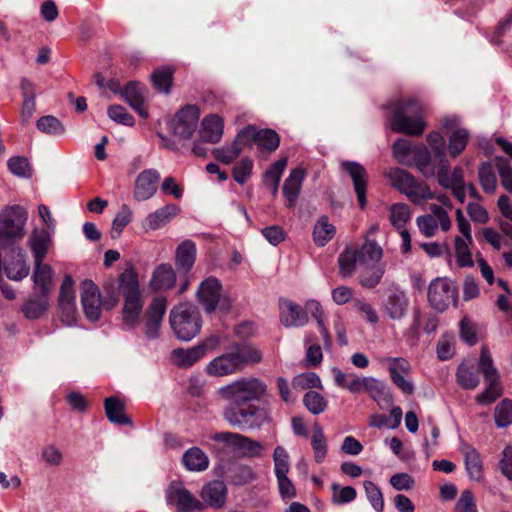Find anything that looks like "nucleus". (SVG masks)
Listing matches in <instances>:
<instances>
[{"label": "nucleus", "mask_w": 512, "mask_h": 512, "mask_svg": "<svg viewBox=\"0 0 512 512\" xmlns=\"http://www.w3.org/2000/svg\"><path fill=\"white\" fill-rule=\"evenodd\" d=\"M391 109V128L395 132L420 135L424 128V112L421 103L414 99L397 100L389 105Z\"/></svg>", "instance_id": "obj_3"}, {"label": "nucleus", "mask_w": 512, "mask_h": 512, "mask_svg": "<svg viewBox=\"0 0 512 512\" xmlns=\"http://www.w3.org/2000/svg\"><path fill=\"white\" fill-rule=\"evenodd\" d=\"M166 300L163 297L153 299L146 312V321L144 325V334L148 339H155L159 336V331L163 316L166 312Z\"/></svg>", "instance_id": "obj_20"}, {"label": "nucleus", "mask_w": 512, "mask_h": 512, "mask_svg": "<svg viewBox=\"0 0 512 512\" xmlns=\"http://www.w3.org/2000/svg\"><path fill=\"white\" fill-rule=\"evenodd\" d=\"M197 300L207 313L214 312L217 308L228 311L231 307L230 299L222 292V285L215 277H208L198 287Z\"/></svg>", "instance_id": "obj_8"}, {"label": "nucleus", "mask_w": 512, "mask_h": 512, "mask_svg": "<svg viewBox=\"0 0 512 512\" xmlns=\"http://www.w3.org/2000/svg\"><path fill=\"white\" fill-rule=\"evenodd\" d=\"M59 309L61 310V320L68 326H71L76 321L77 310L75 304V294L73 289V279L71 276L66 275L60 286V293L58 299Z\"/></svg>", "instance_id": "obj_15"}, {"label": "nucleus", "mask_w": 512, "mask_h": 512, "mask_svg": "<svg viewBox=\"0 0 512 512\" xmlns=\"http://www.w3.org/2000/svg\"><path fill=\"white\" fill-rule=\"evenodd\" d=\"M169 322L176 337L183 341L193 339L200 332L202 326L198 309L190 304L175 306L170 311Z\"/></svg>", "instance_id": "obj_5"}, {"label": "nucleus", "mask_w": 512, "mask_h": 512, "mask_svg": "<svg viewBox=\"0 0 512 512\" xmlns=\"http://www.w3.org/2000/svg\"><path fill=\"white\" fill-rule=\"evenodd\" d=\"M200 496L207 505L222 508L226 503V485L223 481L213 480L202 487Z\"/></svg>", "instance_id": "obj_25"}, {"label": "nucleus", "mask_w": 512, "mask_h": 512, "mask_svg": "<svg viewBox=\"0 0 512 512\" xmlns=\"http://www.w3.org/2000/svg\"><path fill=\"white\" fill-rule=\"evenodd\" d=\"M106 416L110 422L129 425L130 418L124 413V404L115 397L106 398L104 402Z\"/></svg>", "instance_id": "obj_39"}, {"label": "nucleus", "mask_w": 512, "mask_h": 512, "mask_svg": "<svg viewBox=\"0 0 512 512\" xmlns=\"http://www.w3.org/2000/svg\"><path fill=\"white\" fill-rule=\"evenodd\" d=\"M168 506L176 512L202 511L204 504L200 502L181 481H172L165 492Z\"/></svg>", "instance_id": "obj_10"}, {"label": "nucleus", "mask_w": 512, "mask_h": 512, "mask_svg": "<svg viewBox=\"0 0 512 512\" xmlns=\"http://www.w3.org/2000/svg\"><path fill=\"white\" fill-rule=\"evenodd\" d=\"M357 260H359L357 250L346 249L339 255L338 264L342 277H348L355 271Z\"/></svg>", "instance_id": "obj_49"}, {"label": "nucleus", "mask_w": 512, "mask_h": 512, "mask_svg": "<svg viewBox=\"0 0 512 512\" xmlns=\"http://www.w3.org/2000/svg\"><path fill=\"white\" fill-rule=\"evenodd\" d=\"M51 245V236L43 228H35L29 237V247L33 253L34 263H42Z\"/></svg>", "instance_id": "obj_26"}, {"label": "nucleus", "mask_w": 512, "mask_h": 512, "mask_svg": "<svg viewBox=\"0 0 512 512\" xmlns=\"http://www.w3.org/2000/svg\"><path fill=\"white\" fill-rule=\"evenodd\" d=\"M459 118L447 116L443 120V126L447 131H452L449 137L448 150L452 157H457L466 147L469 133L464 128H458Z\"/></svg>", "instance_id": "obj_21"}, {"label": "nucleus", "mask_w": 512, "mask_h": 512, "mask_svg": "<svg viewBox=\"0 0 512 512\" xmlns=\"http://www.w3.org/2000/svg\"><path fill=\"white\" fill-rule=\"evenodd\" d=\"M292 387L295 390H306L311 388H322L319 376L314 372L302 373L292 380Z\"/></svg>", "instance_id": "obj_53"}, {"label": "nucleus", "mask_w": 512, "mask_h": 512, "mask_svg": "<svg viewBox=\"0 0 512 512\" xmlns=\"http://www.w3.org/2000/svg\"><path fill=\"white\" fill-rule=\"evenodd\" d=\"M410 208L404 203H398L392 206L390 220L393 226L398 229H404L405 223L410 219Z\"/></svg>", "instance_id": "obj_61"}, {"label": "nucleus", "mask_w": 512, "mask_h": 512, "mask_svg": "<svg viewBox=\"0 0 512 512\" xmlns=\"http://www.w3.org/2000/svg\"><path fill=\"white\" fill-rule=\"evenodd\" d=\"M357 252L359 255L360 263L371 261L375 264H379L378 262L383 256L382 247L376 241L371 239H366L365 243L359 250H357Z\"/></svg>", "instance_id": "obj_48"}, {"label": "nucleus", "mask_w": 512, "mask_h": 512, "mask_svg": "<svg viewBox=\"0 0 512 512\" xmlns=\"http://www.w3.org/2000/svg\"><path fill=\"white\" fill-rule=\"evenodd\" d=\"M303 404L314 415H318L327 408V400L318 392L309 391L303 397Z\"/></svg>", "instance_id": "obj_54"}, {"label": "nucleus", "mask_w": 512, "mask_h": 512, "mask_svg": "<svg viewBox=\"0 0 512 512\" xmlns=\"http://www.w3.org/2000/svg\"><path fill=\"white\" fill-rule=\"evenodd\" d=\"M160 178V173L153 168L145 169L140 172L134 183V199L137 201H146L152 198L157 192Z\"/></svg>", "instance_id": "obj_17"}, {"label": "nucleus", "mask_w": 512, "mask_h": 512, "mask_svg": "<svg viewBox=\"0 0 512 512\" xmlns=\"http://www.w3.org/2000/svg\"><path fill=\"white\" fill-rule=\"evenodd\" d=\"M119 292L124 299L122 309L123 325L135 328L143 309V300L139 289L137 274L133 269H126L119 276Z\"/></svg>", "instance_id": "obj_4"}, {"label": "nucleus", "mask_w": 512, "mask_h": 512, "mask_svg": "<svg viewBox=\"0 0 512 512\" xmlns=\"http://www.w3.org/2000/svg\"><path fill=\"white\" fill-rule=\"evenodd\" d=\"M311 445L314 451V460L316 463H322L327 455V442L324 436L323 428L319 424L313 427Z\"/></svg>", "instance_id": "obj_47"}, {"label": "nucleus", "mask_w": 512, "mask_h": 512, "mask_svg": "<svg viewBox=\"0 0 512 512\" xmlns=\"http://www.w3.org/2000/svg\"><path fill=\"white\" fill-rule=\"evenodd\" d=\"M437 177L439 184L444 188L465 185L464 171L460 166L455 167L450 173L448 163L444 164L440 167Z\"/></svg>", "instance_id": "obj_42"}, {"label": "nucleus", "mask_w": 512, "mask_h": 512, "mask_svg": "<svg viewBox=\"0 0 512 512\" xmlns=\"http://www.w3.org/2000/svg\"><path fill=\"white\" fill-rule=\"evenodd\" d=\"M200 111L195 105H186L175 116L173 133L182 139H189L196 130Z\"/></svg>", "instance_id": "obj_16"}, {"label": "nucleus", "mask_w": 512, "mask_h": 512, "mask_svg": "<svg viewBox=\"0 0 512 512\" xmlns=\"http://www.w3.org/2000/svg\"><path fill=\"white\" fill-rule=\"evenodd\" d=\"M27 217V211L19 205L7 207L0 212V248L24 237Z\"/></svg>", "instance_id": "obj_7"}, {"label": "nucleus", "mask_w": 512, "mask_h": 512, "mask_svg": "<svg viewBox=\"0 0 512 512\" xmlns=\"http://www.w3.org/2000/svg\"><path fill=\"white\" fill-rule=\"evenodd\" d=\"M132 219L133 211L126 204L122 205L112 222V238H118L123 229L132 221Z\"/></svg>", "instance_id": "obj_50"}, {"label": "nucleus", "mask_w": 512, "mask_h": 512, "mask_svg": "<svg viewBox=\"0 0 512 512\" xmlns=\"http://www.w3.org/2000/svg\"><path fill=\"white\" fill-rule=\"evenodd\" d=\"M227 480L236 486H243L256 480L257 475L253 468L247 464L233 463L226 468Z\"/></svg>", "instance_id": "obj_32"}, {"label": "nucleus", "mask_w": 512, "mask_h": 512, "mask_svg": "<svg viewBox=\"0 0 512 512\" xmlns=\"http://www.w3.org/2000/svg\"><path fill=\"white\" fill-rule=\"evenodd\" d=\"M461 453L464 456L465 468L469 478L476 482L483 481L484 472L480 454L470 445H463Z\"/></svg>", "instance_id": "obj_27"}, {"label": "nucleus", "mask_w": 512, "mask_h": 512, "mask_svg": "<svg viewBox=\"0 0 512 512\" xmlns=\"http://www.w3.org/2000/svg\"><path fill=\"white\" fill-rule=\"evenodd\" d=\"M196 259V245L192 240H184L180 243L175 253V263L179 270L188 272Z\"/></svg>", "instance_id": "obj_34"}, {"label": "nucleus", "mask_w": 512, "mask_h": 512, "mask_svg": "<svg viewBox=\"0 0 512 512\" xmlns=\"http://www.w3.org/2000/svg\"><path fill=\"white\" fill-rule=\"evenodd\" d=\"M385 273V264L367 266L360 274L359 283L365 288H375Z\"/></svg>", "instance_id": "obj_44"}, {"label": "nucleus", "mask_w": 512, "mask_h": 512, "mask_svg": "<svg viewBox=\"0 0 512 512\" xmlns=\"http://www.w3.org/2000/svg\"><path fill=\"white\" fill-rule=\"evenodd\" d=\"M496 167L501 178L502 186L512 194V168L508 160L497 158Z\"/></svg>", "instance_id": "obj_64"}, {"label": "nucleus", "mask_w": 512, "mask_h": 512, "mask_svg": "<svg viewBox=\"0 0 512 512\" xmlns=\"http://www.w3.org/2000/svg\"><path fill=\"white\" fill-rule=\"evenodd\" d=\"M335 227L328 221L326 216H322L316 222L313 229V238L317 246L326 245L335 235Z\"/></svg>", "instance_id": "obj_43"}, {"label": "nucleus", "mask_w": 512, "mask_h": 512, "mask_svg": "<svg viewBox=\"0 0 512 512\" xmlns=\"http://www.w3.org/2000/svg\"><path fill=\"white\" fill-rule=\"evenodd\" d=\"M13 257L5 265L6 276L14 281H20L29 274V266L26 264L25 253L21 248H13Z\"/></svg>", "instance_id": "obj_31"}, {"label": "nucleus", "mask_w": 512, "mask_h": 512, "mask_svg": "<svg viewBox=\"0 0 512 512\" xmlns=\"http://www.w3.org/2000/svg\"><path fill=\"white\" fill-rule=\"evenodd\" d=\"M176 281V274L170 264H161L153 272L150 286L153 290L163 291L172 288Z\"/></svg>", "instance_id": "obj_33"}, {"label": "nucleus", "mask_w": 512, "mask_h": 512, "mask_svg": "<svg viewBox=\"0 0 512 512\" xmlns=\"http://www.w3.org/2000/svg\"><path fill=\"white\" fill-rule=\"evenodd\" d=\"M289 454L282 446H277L274 449L273 461L275 476L288 474L290 469Z\"/></svg>", "instance_id": "obj_59"}, {"label": "nucleus", "mask_w": 512, "mask_h": 512, "mask_svg": "<svg viewBox=\"0 0 512 512\" xmlns=\"http://www.w3.org/2000/svg\"><path fill=\"white\" fill-rule=\"evenodd\" d=\"M478 176L483 190L487 193H493L496 189L497 180L492 165L489 163L482 164Z\"/></svg>", "instance_id": "obj_56"}, {"label": "nucleus", "mask_w": 512, "mask_h": 512, "mask_svg": "<svg viewBox=\"0 0 512 512\" xmlns=\"http://www.w3.org/2000/svg\"><path fill=\"white\" fill-rule=\"evenodd\" d=\"M456 290L446 278L434 279L428 287V301L431 307L437 311H444L454 301Z\"/></svg>", "instance_id": "obj_13"}, {"label": "nucleus", "mask_w": 512, "mask_h": 512, "mask_svg": "<svg viewBox=\"0 0 512 512\" xmlns=\"http://www.w3.org/2000/svg\"><path fill=\"white\" fill-rule=\"evenodd\" d=\"M365 493L372 507L377 512H382L384 509V498L381 490L372 481H365L364 484Z\"/></svg>", "instance_id": "obj_58"}, {"label": "nucleus", "mask_w": 512, "mask_h": 512, "mask_svg": "<svg viewBox=\"0 0 512 512\" xmlns=\"http://www.w3.org/2000/svg\"><path fill=\"white\" fill-rule=\"evenodd\" d=\"M182 463L188 471L201 472L209 467V458L199 447H191L183 454Z\"/></svg>", "instance_id": "obj_37"}, {"label": "nucleus", "mask_w": 512, "mask_h": 512, "mask_svg": "<svg viewBox=\"0 0 512 512\" xmlns=\"http://www.w3.org/2000/svg\"><path fill=\"white\" fill-rule=\"evenodd\" d=\"M469 243L467 240L461 238L460 236H456L454 240L455 245V254L457 264L460 267H471L473 266L472 255L469 249Z\"/></svg>", "instance_id": "obj_52"}, {"label": "nucleus", "mask_w": 512, "mask_h": 512, "mask_svg": "<svg viewBox=\"0 0 512 512\" xmlns=\"http://www.w3.org/2000/svg\"><path fill=\"white\" fill-rule=\"evenodd\" d=\"M240 153L241 147H238L235 144V142H233L230 146L215 148L212 151L213 156L218 161L226 165L232 163L235 159H237Z\"/></svg>", "instance_id": "obj_62"}, {"label": "nucleus", "mask_w": 512, "mask_h": 512, "mask_svg": "<svg viewBox=\"0 0 512 512\" xmlns=\"http://www.w3.org/2000/svg\"><path fill=\"white\" fill-rule=\"evenodd\" d=\"M495 422L498 427H507L512 423V400L504 399L496 406Z\"/></svg>", "instance_id": "obj_57"}, {"label": "nucleus", "mask_w": 512, "mask_h": 512, "mask_svg": "<svg viewBox=\"0 0 512 512\" xmlns=\"http://www.w3.org/2000/svg\"><path fill=\"white\" fill-rule=\"evenodd\" d=\"M267 386L257 378H243L223 386L218 394L229 403L223 410V418L234 428L255 430L270 421L264 406L252 404L266 393Z\"/></svg>", "instance_id": "obj_1"}, {"label": "nucleus", "mask_w": 512, "mask_h": 512, "mask_svg": "<svg viewBox=\"0 0 512 512\" xmlns=\"http://www.w3.org/2000/svg\"><path fill=\"white\" fill-rule=\"evenodd\" d=\"M180 213V207L176 204H167L152 213L145 219L143 227L146 230H157L164 227Z\"/></svg>", "instance_id": "obj_24"}, {"label": "nucleus", "mask_w": 512, "mask_h": 512, "mask_svg": "<svg viewBox=\"0 0 512 512\" xmlns=\"http://www.w3.org/2000/svg\"><path fill=\"white\" fill-rule=\"evenodd\" d=\"M287 165V158L283 157L277 160L265 174V185L271 190L273 195L278 192V186L281 175Z\"/></svg>", "instance_id": "obj_46"}, {"label": "nucleus", "mask_w": 512, "mask_h": 512, "mask_svg": "<svg viewBox=\"0 0 512 512\" xmlns=\"http://www.w3.org/2000/svg\"><path fill=\"white\" fill-rule=\"evenodd\" d=\"M145 88L139 82L131 81L125 85L122 95L129 105L143 118L148 116L144 106Z\"/></svg>", "instance_id": "obj_29"}, {"label": "nucleus", "mask_w": 512, "mask_h": 512, "mask_svg": "<svg viewBox=\"0 0 512 512\" xmlns=\"http://www.w3.org/2000/svg\"><path fill=\"white\" fill-rule=\"evenodd\" d=\"M411 158L424 177L434 176L435 169L431 163V154L425 146H414Z\"/></svg>", "instance_id": "obj_38"}, {"label": "nucleus", "mask_w": 512, "mask_h": 512, "mask_svg": "<svg viewBox=\"0 0 512 512\" xmlns=\"http://www.w3.org/2000/svg\"><path fill=\"white\" fill-rule=\"evenodd\" d=\"M457 383L466 390H473L479 385L477 372L466 363H461L456 372Z\"/></svg>", "instance_id": "obj_45"}, {"label": "nucleus", "mask_w": 512, "mask_h": 512, "mask_svg": "<svg viewBox=\"0 0 512 512\" xmlns=\"http://www.w3.org/2000/svg\"><path fill=\"white\" fill-rule=\"evenodd\" d=\"M214 440L240 452L241 457L257 458L264 450L263 445L247 436L235 432H221L213 437Z\"/></svg>", "instance_id": "obj_12"}, {"label": "nucleus", "mask_w": 512, "mask_h": 512, "mask_svg": "<svg viewBox=\"0 0 512 512\" xmlns=\"http://www.w3.org/2000/svg\"><path fill=\"white\" fill-rule=\"evenodd\" d=\"M50 307V296L34 293L24 302L22 312L28 319L41 317Z\"/></svg>", "instance_id": "obj_30"}, {"label": "nucleus", "mask_w": 512, "mask_h": 512, "mask_svg": "<svg viewBox=\"0 0 512 512\" xmlns=\"http://www.w3.org/2000/svg\"><path fill=\"white\" fill-rule=\"evenodd\" d=\"M479 368L482 371L488 387L476 397L479 404L487 405L494 402L502 395V387L499 385V373L493 365L491 354L487 347L483 346L479 358Z\"/></svg>", "instance_id": "obj_9"}, {"label": "nucleus", "mask_w": 512, "mask_h": 512, "mask_svg": "<svg viewBox=\"0 0 512 512\" xmlns=\"http://www.w3.org/2000/svg\"><path fill=\"white\" fill-rule=\"evenodd\" d=\"M37 128L48 135L62 136L65 133L63 124L54 116L47 115L37 120Z\"/></svg>", "instance_id": "obj_51"}, {"label": "nucleus", "mask_w": 512, "mask_h": 512, "mask_svg": "<svg viewBox=\"0 0 512 512\" xmlns=\"http://www.w3.org/2000/svg\"><path fill=\"white\" fill-rule=\"evenodd\" d=\"M224 130L222 118L211 114L203 118L200 127V137L204 142L217 143L221 140Z\"/></svg>", "instance_id": "obj_28"}, {"label": "nucleus", "mask_w": 512, "mask_h": 512, "mask_svg": "<svg viewBox=\"0 0 512 512\" xmlns=\"http://www.w3.org/2000/svg\"><path fill=\"white\" fill-rule=\"evenodd\" d=\"M173 71L170 68L156 69L151 75L154 87L163 93H168L172 84Z\"/></svg>", "instance_id": "obj_55"}, {"label": "nucleus", "mask_w": 512, "mask_h": 512, "mask_svg": "<svg viewBox=\"0 0 512 512\" xmlns=\"http://www.w3.org/2000/svg\"><path fill=\"white\" fill-rule=\"evenodd\" d=\"M81 305L86 318L92 322L100 319L102 314V300L99 288L91 281L81 283Z\"/></svg>", "instance_id": "obj_14"}, {"label": "nucleus", "mask_w": 512, "mask_h": 512, "mask_svg": "<svg viewBox=\"0 0 512 512\" xmlns=\"http://www.w3.org/2000/svg\"><path fill=\"white\" fill-rule=\"evenodd\" d=\"M257 144L263 149L274 151L280 144V137L277 132L272 129L259 130Z\"/></svg>", "instance_id": "obj_60"}, {"label": "nucleus", "mask_w": 512, "mask_h": 512, "mask_svg": "<svg viewBox=\"0 0 512 512\" xmlns=\"http://www.w3.org/2000/svg\"><path fill=\"white\" fill-rule=\"evenodd\" d=\"M32 281L34 293H41L50 296L53 289V269L46 263H34L32 272Z\"/></svg>", "instance_id": "obj_23"}, {"label": "nucleus", "mask_w": 512, "mask_h": 512, "mask_svg": "<svg viewBox=\"0 0 512 512\" xmlns=\"http://www.w3.org/2000/svg\"><path fill=\"white\" fill-rule=\"evenodd\" d=\"M305 177L304 170L296 168L291 171L283 185V195L288 201V207H293L298 198L302 182Z\"/></svg>", "instance_id": "obj_35"}, {"label": "nucleus", "mask_w": 512, "mask_h": 512, "mask_svg": "<svg viewBox=\"0 0 512 512\" xmlns=\"http://www.w3.org/2000/svg\"><path fill=\"white\" fill-rule=\"evenodd\" d=\"M409 306V299L406 293L398 286H391L384 302V310L393 320L403 318Z\"/></svg>", "instance_id": "obj_22"}, {"label": "nucleus", "mask_w": 512, "mask_h": 512, "mask_svg": "<svg viewBox=\"0 0 512 512\" xmlns=\"http://www.w3.org/2000/svg\"><path fill=\"white\" fill-rule=\"evenodd\" d=\"M279 309L280 323L286 328L304 327L309 321L303 308L291 300L280 299Z\"/></svg>", "instance_id": "obj_19"}, {"label": "nucleus", "mask_w": 512, "mask_h": 512, "mask_svg": "<svg viewBox=\"0 0 512 512\" xmlns=\"http://www.w3.org/2000/svg\"><path fill=\"white\" fill-rule=\"evenodd\" d=\"M498 209L504 219H498L500 230L512 239V202L506 195H501L497 201Z\"/></svg>", "instance_id": "obj_41"}, {"label": "nucleus", "mask_w": 512, "mask_h": 512, "mask_svg": "<svg viewBox=\"0 0 512 512\" xmlns=\"http://www.w3.org/2000/svg\"><path fill=\"white\" fill-rule=\"evenodd\" d=\"M391 185L405 194L416 205L433 199L435 196L429 186L424 182H418L413 175L401 168H391L385 173Z\"/></svg>", "instance_id": "obj_6"}, {"label": "nucleus", "mask_w": 512, "mask_h": 512, "mask_svg": "<svg viewBox=\"0 0 512 512\" xmlns=\"http://www.w3.org/2000/svg\"><path fill=\"white\" fill-rule=\"evenodd\" d=\"M411 142L406 139H398L393 145V153L401 164H410V157L413 153Z\"/></svg>", "instance_id": "obj_63"}, {"label": "nucleus", "mask_w": 512, "mask_h": 512, "mask_svg": "<svg viewBox=\"0 0 512 512\" xmlns=\"http://www.w3.org/2000/svg\"><path fill=\"white\" fill-rule=\"evenodd\" d=\"M341 167L346 171L352 179L354 191L357 196V200L360 208L366 206V189L368 174L364 166L355 161H343Z\"/></svg>", "instance_id": "obj_18"}, {"label": "nucleus", "mask_w": 512, "mask_h": 512, "mask_svg": "<svg viewBox=\"0 0 512 512\" xmlns=\"http://www.w3.org/2000/svg\"><path fill=\"white\" fill-rule=\"evenodd\" d=\"M262 359L261 352L248 344L237 343L229 350L211 360L205 371L212 377H224L241 371L246 365L255 364Z\"/></svg>", "instance_id": "obj_2"}, {"label": "nucleus", "mask_w": 512, "mask_h": 512, "mask_svg": "<svg viewBox=\"0 0 512 512\" xmlns=\"http://www.w3.org/2000/svg\"><path fill=\"white\" fill-rule=\"evenodd\" d=\"M203 356V348L198 346L189 349H175L172 352L174 363L181 368L191 367Z\"/></svg>", "instance_id": "obj_40"}, {"label": "nucleus", "mask_w": 512, "mask_h": 512, "mask_svg": "<svg viewBox=\"0 0 512 512\" xmlns=\"http://www.w3.org/2000/svg\"><path fill=\"white\" fill-rule=\"evenodd\" d=\"M416 223L420 232L428 238L435 236L439 228L447 232L452 227L448 212L438 204H430L429 213L417 217Z\"/></svg>", "instance_id": "obj_11"}, {"label": "nucleus", "mask_w": 512, "mask_h": 512, "mask_svg": "<svg viewBox=\"0 0 512 512\" xmlns=\"http://www.w3.org/2000/svg\"><path fill=\"white\" fill-rule=\"evenodd\" d=\"M369 381L371 382H368L365 387V391L369 396L380 407L390 406L393 402V397L388 386L384 382L373 377H369Z\"/></svg>", "instance_id": "obj_36"}]
</instances>
